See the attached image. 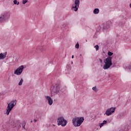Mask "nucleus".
I'll list each match as a JSON object with an SVG mask.
<instances>
[{"mask_svg": "<svg viewBox=\"0 0 131 131\" xmlns=\"http://www.w3.org/2000/svg\"><path fill=\"white\" fill-rule=\"evenodd\" d=\"M84 120V118L83 117H77L73 118L72 120L73 124L75 127L80 126Z\"/></svg>", "mask_w": 131, "mask_h": 131, "instance_id": "obj_1", "label": "nucleus"}, {"mask_svg": "<svg viewBox=\"0 0 131 131\" xmlns=\"http://www.w3.org/2000/svg\"><path fill=\"white\" fill-rule=\"evenodd\" d=\"M112 66V57L108 56L104 60V65L103 66V69L104 70H107L109 69L110 67Z\"/></svg>", "mask_w": 131, "mask_h": 131, "instance_id": "obj_2", "label": "nucleus"}, {"mask_svg": "<svg viewBox=\"0 0 131 131\" xmlns=\"http://www.w3.org/2000/svg\"><path fill=\"white\" fill-rule=\"evenodd\" d=\"M50 91L51 97H53V96H55V95H57V94L60 92V86L57 84H56L55 85L51 86Z\"/></svg>", "mask_w": 131, "mask_h": 131, "instance_id": "obj_3", "label": "nucleus"}, {"mask_svg": "<svg viewBox=\"0 0 131 131\" xmlns=\"http://www.w3.org/2000/svg\"><path fill=\"white\" fill-rule=\"evenodd\" d=\"M16 104H17V101L14 100L11 101L8 104L6 112L7 115H9V114H10V112H11L12 109L14 108V106H16Z\"/></svg>", "mask_w": 131, "mask_h": 131, "instance_id": "obj_4", "label": "nucleus"}, {"mask_svg": "<svg viewBox=\"0 0 131 131\" xmlns=\"http://www.w3.org/2000/svg\"><path fill=\"white\" fill-rule=\"evenodd\" d=\"M57 123L58 125L66 126V125L67 124V120H65L63 117H59L57 119Z\"/></svg>", "mask_w": 131, "mask_h": 131, "instance_id": "obj_5", "label": "nucleus"}, {"mask_svg": "<svg viewBox=\"0 0 131 131\" xmlns=\"http://www.w3.org/2000/svg\"><path fill=\"white\" fill-rule=\"evenodd\" d=\"M10 16L11 14L10 13H4L0 16V22L1 21H7V20H9Z\"/></svg>", "mask_w": 131, "mask_h": 131, "instance_id": "obj_6", "label": "nucleus"}, {"mask_svg": "<svg viewBox=\"0 0 131 131\" xmlns=\"http://www.w3.org/2000/svg\"><path fill=\"white\" fill-rule=\"evenodd\" d=\"M23 69H24V66H19L16 70L14 71V74L15 75H21L22 72H23Z\"/></svg>", "mask_w": 131, "mask_h": 131, "instance_id": "obj_7", "label": "nucleus"}, {"mask_svg": "<svg viewBox=\"0 0 131 131\" xmlns=\"http://www.w3.org/2000/svg\"><path fill=\"white\" fill-rule=\"evenodd\" d=\"M116 109V107L110 108L106 111V112L104 114H105V115H107V116H110V115H112V114H113V113L115 112Z\"/></svg>", "mask_w": 131, "mask_h": 131, "instance_id": "obj_8", "label": "nucleus"}, {"mask_svg": "<svg viewBox=\"0 0 131 131\" xmlns=\"http://www.w3.org/2000/svg\"><path fill=\"white\" fill-rule=\"evenodd\" d=\"M79 4H80L79 0H75L74 6H73V7L72 8V9L75 11V12L77 11V10H78V8H79Z\"/></svg>", "mask_w": 131, "mask_h": 131, "instance_id": "obj_9", "label": "nucleus"}, {"mask_svg": "<svg viewBox=\"0 0 131 131\" xmlns=\"http://www.w3.org/2000/svg\"><path fill=\"white\" fill-rule=\"evenodd\" d=\"M45 98L48 101V104L50 106L53 105V99L50 96H46Z\"/></svg>", "mask_w": 131, "mask_h": 131, "instance_id": "obj_10", "label": "nucleus"}, {"mask_svg": "<svg viewBox=\"0 0 131 131\" xmlns=\"http://www.w3.org/2000/svg\"><path fill=\"white\" fill-rule=\"evenodd\" d=\"M7 54V52H5L4 53H0V60H4V59H6Z\"/></svg>", "mask_w": 131, "mask_h": 131, "instance_id": "obj_11", "label": "nucleus"}, {"mask_svg": "<svg viewBox=\"0 0 131 131\" xmlns=\"http://www.w3.org/2000/svg\"><path fill=\"white\" fill-rule=\"evenodd\" d=\"M107 123V121L104 120L102 123L100 124V127H102L104 125V124H106Z\"/></svg>", "mask_w": 131, "mask_h": 131, "instance_id": "obj_12", "label": "nucleus"}, {"mask_svg": "<svg viewBox=\"0 0 131 131\" xmlns=\"http://www.w3.org/2000/svg\"><path fill=\"white\" fill-rule=\"evenodd\" d=\"M21 125L23 126V128H24V129H26L25 128V125H26V122H25V121H24L22 123H21Z\"/></svg>", "mask_w": 131, "mask_h": 131, "instance_id": "obj_13", "label": "nucleus"}, {"mask_svg": "<svg viewBox=\"0 0 131 131\" xmlns=\"http://www.w3.org/2000/svg\"><path fill=\"white\" fill-rule=\"evenodd\" d=\"M99 9L96 8L94 10V14H99Z\"/></svg>", "mask_w": 131, "mask_h": 131, "instance_id": "obj_14", "label": "nucleus"}, {"mask_svg": "<svg viewBox=\"0 0 131 131\" xmlns=\"http://www.w3.org/2000/svg\"><path fill=\"white\" fill-rule=\"evenodd\" d=\"M23 81H24V80H23V79L21 78L20 79V81L18 83V85H22V83H23Z\"/></svg>", "mask_w": 131, "mask_h": 131, "instance_id": "obj_15", "label": "nucleus"}, {"mask_svg": "<svg viewBox=\"0 0 131 131\" xmlns=\"http://www.w3.org/2000/svg\"><path fill=\"white\" fill-rule=\"evenodd\" d=\"M13 3H14V5H19V2H18V1H17V0H14V1H13Z\"/></svg>", "mask_w": 131, "mask_h": 131, "instance_id": "obj_16", "label": "nucleus"}, {"mask_svg": "<svg viewBox=\"0 0 131 131\" xmlns=\"http://www.w3.org/2000/svg\"><path fill=\"white\" fill-rule=\"evenodd\" d=\"M28 0H23V5H25V4H26V3H28Z\"/></svg>", "mask_w": 131, "mask_h": 131, "instance_id": "obj_17", "label": "nucleus"}, {"mask_svg": "<svg viewBox=\"0 0 131 131\" xmlns=\"http://www.w3.org/2000/svg\"><path fill=\"white\" fill-rule=\"evenodd\" d=\"M75 48L76 49H79V44L78 43H77L76 45H75Z\"/></svg>", "mask_w": 131, "mask_h": 131, "instance_id": "obj_18", "label": "nucleus"}, {"mask_svg": "<svg viewBox=\"0 0 131 131\" xmlns=\"http://www.w3.org/2000/svg\"><path fill=\"white\" fill-rule=\"evenodd\" d=\"M95 48L96 51H98L99 50V46L98 45L95 46Z\"/></svg>", "mask_w": 131, "mask_h": 131, "instance_id": "obj_19", "label": "nucleus"}, {"mask_svg": "<svg viewBox=\"0 0 131 131\" xmlns=\"http://www.w3.org/2000/svg\"><path fill=\"white\" fill-rule=\"evenodd\" d=\"M112 55H113V53H112L111 52H108V56H112Z\"/></svg>", "mask_w": 131, "mask_h": 131, "instance_id": "obj_20", "label": "nucleus"}, {"mask_svg": "<svg viewBox=\"0 0 131 131\" xmlns=\"http://www.w3.org/2000/svg\"><path fill=\"white\" fill-rule=\"evenodd\" d=\"M92 90H93L94 91V92H97V88L96 86L93 87L92 88Z\"/></svg>", "mask_w": 131, "mask_h": 131, "instance_id": "obj_21", "label": "nucleus"}, {"mask_svg": "<svg viewBox=\"0 0 131 131\" xmlns=\"http://www.w3.org/2000/svg\"><path fill=\"white\" fill-rule=\"evenodd\" d=\"M110 27V26H108L107 27H106V28L107 29H108V28H109Z\"/></svg>", "mask_w": 131, "mask_h": 131, "instance_id": "obj_22", "label": "nucleus"}, {"mask_svg": "<svg viewBox=\"0 0 131 131\" xmlns=\"http://www.w3.org/2000/svg\"><path fill=\"white\" fill-rule=\"evenodd\" d=\"M34 122H36V121H37V120H36V119H34Z\"/></svg>", "mask_w": 131, "mask_h": 131, "instance_id": "obj_23", "label": "nucleus"}, {"mask_svg": "<svg viewBox=\"0 0 131 131\" xmlns=\"http://www.w3.org/2000/svg\"><path fill=\"white\" fill-rule=\"evenodd\" d=\"M100 63L102 62V59H100Z\"/></svg>", "mask_w": 131, "mask_h": 131, "instance_id": "obj_24", "label": "nucleus"}, {"mask_svg": "<svg viewBox=\"0 0 131 131\" xmlns=\"http://www.w3.org/2000/svg\"><path fill=\"white\" fill-rule=\"evenodd\" d=\"M73 58H74V55H72V58L73 59Z\"/></svg>", "mask_w": 131, "mask_h": 131, "instance_id": "obj_25", "label": "nucleus"}, {"mask_svg": "<svg viewBox=\"0 0 131 131\" xmlns=\"http://www.w3.org/2000/svg\"><path fill=\"white\" fill-rule=\"evenodd\" d=\"M105 29H106V28H105V27H103V30H105Z\"/></svg>", "mask_w": 131, "mask_h": 131, "instance_id": "obj_26", "label": "nucleus"}, {"mask_svg": "<svg viewBox=\"0 0 131 131\" xmlns=\"http://www.w3.org/2000/svg\"><path fill=\"white\" fill-rule=\"evenodd\" d=\"M130 8H131V4H130Z\"/></svg>", "mask_w": 131, "mask_h": 131, "instance_id": "obj_27", "label": "nucleus"}, {"mask_svg": "<svg viewBox=\"0 0 131 131\" xmlns=\"http://www.w3.org/2000/svg\"><path fill=\"white\" fill-rule=\"evenodd\" d=\"M108 24H110V22H108Z\"/></svg>", "mask_w": 131, "mask_h": 131, "instance_id": "obj_28", "label": "nucleus"}, {"mask_svg": "<svg viewBox=\"0 0 131 131\" xmlns=\"http://www.w3.org/2000/svg\"><path fill=\"white\" fill-rule=\"evenodd\" d=\"M72 64H73V62H72Z\"/></svg>", "mask_w": 131, "mask_h": 131, "instance_id": "obj_29", "label": "nucleus"}, {"mask_svg": "<svg viewBox=\"0 0 131 131\" xmlns=\"http://www.w3.org/2000/svg\"><path fill=\"white\" fill-rule=\"evenodd\" d=\"M80 56H81V54L80 55Z\"/></svg>", "mask_w": 131, "mask_h": 131, "instance_id": "obj_30", "label": "nucleus"}]
</instances>
